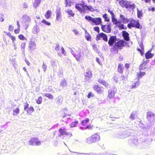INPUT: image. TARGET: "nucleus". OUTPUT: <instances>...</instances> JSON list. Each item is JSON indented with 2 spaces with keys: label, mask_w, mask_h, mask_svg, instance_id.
I'll list each match as a JSON object with an SVG mask.
<instances>
[{
  "label": "nucleus",
  "mask_w": 155,
  "mask_h": 155,
  "mask_svg": "<svg viewBox=\"0 0 155 155\" xmlns=\"http://www.w3.org/2000/svg\"><path fill=\"white\" fill-rule=\"evenodd\" d=\"M75 7V8L81 14L85 13L87 10L91 12H93L94 10L91 5L87 6L84 5V2L83 0L81 2V3L76 4Z\"/></svg>",
  "instance_id": "f257e3e1"
},
{
  "label": "nucleus",
  "mask_w": 155,
  "mask_h": 155,
  "mask_svg": "<svg viewBox=\"0 0 155 155\" xmlns=\"http://www.w3.org/2000/svg\"><path fill=\"white\" fill-rule=\"evenodd\" d=\"M87 48L83 47L78 48V50L74 51L71 50V52L78 61H80L81 57H82L84 55L86 54Z\"/></svg>",
  "instance_id": "f03ea898"
},
{
  "label": "nucleus",
  "mask_w": 155,
  "mask_h": 155,
  "mask_svg": "<svg viewBox=\"0 0 155 155\" xmlns=\"http://www.w3.org/2000/svg\"><path fill=\"white\" fill-rule=\"evenodd\" d=\"M119 3L121 7H125L127 8H130L133 10L135 8L136 5L134 4L130 5V2H127L126 0L120 1Z\"/></svg>",
  "instance_id": "7ed1b4c3"
},
{
  "label": "nucleus",
  "mask_w": 155,
  "mask_h": 155,
  "mask_svg": "<svg viewBox=\"0 0 155 155\" xmlns=\"http://www.w3.org/2000/svg\"><path fill=\"white\" fill-rule=\"evenodd\" d=\"M29 145L32 146H40L41 145V141L37 137H33L31 138L28 141Z\"/></svg>",
  "instance_id": "20e7f679"
},
{
  "label": "nucleus",
  "mask_w": 155,
  "mask_h": 155,
  "mask_svg": "<svg viewBox=\"0 0 155 155\" xmlns=\"http://www.w3.org/2000/svg\"><path fill=\"white\" fill-rule=\"evenodd\" d=\"M85 18L89 21H92L96 25L100 24L101 22V19L100 18H93L90 16H86Z\"/></svg>",
  "instance_id": "39448f33"
},
{
  "label": "nucleus",
  "mask_w": 155,
  "mask_h": 155,
  "mask_svg": "<svg viewBox=\"0 0 155 155\" xmlns=\"http://www.w3.org/2000/svg\"><path fill=\"white\" fill-rule=\"evenodd\" d=\"M130 22L128 25V27L131 28L132 27H136L137 28H139L140 24L138 20H134L132 18L130 19Z\"/></svg>",
  "instance_id": "423d86ee"
},
{
  "label": "nucleus",
  "mask_w": 155,
  "mask_h": 155,
  "mask_svg": "<svg viewBox=\"0 0 155 155\" xmlns=\"http://www.w3.org/2000/svg\"><path fill=\"white\" fill-rule=\"evenodd\" d=\"M22 23L24 25H25V29L28 28L29 23L30 22L31 19L29 16L26 15H24L22 17Z\"/></svg>",
  "instance_id": "0eeeda50"
},
{
  "label": "nucleus",
  "mask_w": 155,
  "mask_h": 155,
  "mask_svg": "<svg viewBox=\"0 0 155 155\" xmlns=\"http://www.w3.org/2000/svg\"><path fill=\"white\" fill-rule=\"evenodd\" d=\"M28 104L27 103L24 104V110L27 111V113L29 114H31V113L34 111V109L33 107H31L28 109Z\"/></svg>",
  "instance_id": "6e6552de"
},
{
  "label": "nucleus",
  "mask_w": 155,
  "mask_h": 155,
  "mask_svg": "<svg viewBox=\"0 0 155 155\" xmlns=\"http://www.w3.org/2000/svg\"><path fill=\"white\" fill-rule=\"evenodd\" d=\"M117 89L115 87H113L111 90L108 91V97L110 99L113 98L114 97L115 94L117 92Z\"/></svg>",
  "instance_id": "1a4fd4ad"
},
{
  "label": "nucleus",
  "mask_w": 155,
  "mask_h": 155,
  "mask_svg": "<svg viewBox=\"0 0 155 155\" xmlns=\"http://www.w3.org/2000/svg\"><path fill=\"white\" fill-rule=\"evenodd\" d=\"M61 8L59 7H57L56 10V20L58 21H61Z\"/></svg>",
  "instance_id": "9d476101"
},
{
  "label": "nucleus",
  "mask_w": 155,
  "mask_h": 155,
  "mask_svg": "<svg viewBox=\"0 0 155 155\" xmlns=\"http://www.w3.org/2000/svg\"><path fill=\"white\" fill-rule=\"evenodd\" d=\"M84 75L85 76V81H88L92 77L91 71L89 69L86 70Z\"/></svg>",
  "instance_id": "9b49d317"
},
{
  "label": "nucleus",
  "mask_w": 155,
  "mask_h": 155,
  "mask_svg": "<svg viewBox=\"0 0 155 155\" xmlns=\"http://www.w3.org/2000/svg\"><path fill=\"white\" fill-rule=\"evenodd\" d=\"M102 38L105 41H107V35L104 33H101L97 35L96 36L97 40L100 39L101 38Z\"/></svg>",
  "instance_id": "f8f14e48"
},
{
  "label": "nucleus",
  "mask_w": 155,
  "mask_h": 155,
  "mask_svg": "<svg viewBox=\"0 0 155 155\" xmlns=\"http://www.w3.org/2000/svg\"><path fill=\"white\" fill-rule=\"evenodd\" d=\"M101 28L104 32L109 33L111 31V27L110 25H101Z\"/></svg>",
  "instance_id": "ddd939ff"
},
{
  "label": "nucleus",
  "mask_w": 155,
  "mask_h": 155,
  "mask_svg": "<svg viewBox=\"0 0 155 155\" xmlns=\"http://www.w3.org/2000/svg\"><path fill=\"white\" fill-rule=\"evenodd\" d=\"M147 118L150 121L155 120V114L151 112H149L147 113Z\"/></svg>",
  "instance_id": "4468645a"
},
{
  "label": "nucleus",
  "mask_w": 155,
  "mask_h": 155,
  "mask_svg": "<svg viewBox=\"0 0 155 155\" xmlns=\"http://www.w3.org/2000/svg\"><path fill=\"white\" fill-rule=\"evenodd\" d=\"M91 137L94 143L98 142L100 140L99 135L97 134H93L91 136Z\"/></svg>",
  "instance_id": "2eb2a0df"
},
{
  "label": "nucleus",
  "mask_w": 155,
  "mask_h": 155,
  "mask_svg": "<svg viewBox=\"0 0 155 155\" xmlns=\"http://www.w3.org/2000/svg\"><path fill=\"white\" fill-rule=\"evenodd\" d=\"M117 41L116 37L115 36H111L108 41V43L111 46L113 45L114 43Z\"/></svg>",
  "instance_id": "dca6fc26"
},
{
  "label": "nucleus",
  "mask_w": 155,
  "mask_h": 155,
  "mask_svg": "<svg viewBox=\"0 0 155 155\" xmlns=\"http://www.w3.org/2000/svg\"><path fill=\"white\" fill-rule=\"evenodd\" d=\"M124 41L123 40H120L115 44L114 46L117 48L123 47L124 46Z\"/></svg>",
  "instance_id": "f3484780"
},
{
  "label": "nucleus",
  "mask_w": 155,
  "mask_h": 155,
  "mask_svg": "<svg viewBox=\"0 0 155 155\" xmlns=\"http://www.w3.org/2000/svg\"><path fill=\"white\" fill-rule=\"evenodd\" d=\"M40 28L39 26L35 25L34 26L32 29V32L33 34H37L40 31Z\"/></svg>",
  "instance_id": "a211bd4d"
},
{
  "label": "nucleus",
  "mask_w": 155,
  "mask_h": 155,
  "mask_svg": "<svg viewBox=\"0 0 155 155\" xmlns=\"http://www.w3.org/2000/svg\"><path fill=\"white\" fill-rule=\"evenodd\" d=\"M29 48L32 50L35 49L36 48V44L34 41H33L32 39L29 42Z\"/></svg>",
  "instance_id": "6ab92c4d"
},
{
  "label": "nucleus",
  "mask_w": 155,
  "mask_h": 155,
  "mask_svg": "<svg viewBox=\"0 0 155 155\" xmlns=\"http://www.w3.org/2000/svg\"><path fill=\"white\" fill-rule=\"evenodd\" d=\"M94 88L98 93H101L103 91L102 88L96 85L94 86Z\"/></svg>",
  "instance_id": "aec40b11"
},
{
  "label": "nucleus",
  "mask_w": 155,
  "mask_h": 155,
  "mask_svg": "<svg viewBox=\"0 0 155 155\" xmlns=\"http://www.w3.org/2000/svg\"><path fill=\"white\" fill-rule=\"evenodd\" d=\"M59 130L60 133L59 136L60 137L67 134V132H66V129L65 128H61Z\"/></svg>",
  "instance_id": "412c9836"
},
{
  "label": "nucleus",
  "mask_w": 155,
  "mask_h": 155,
  "mask_svg": "<svg viewBox=\"0 0 155 155\" xmlns=\"http://www.w3.org/2000/svg\"><path fill=\"white\" fill-rule=\"evenodd\" d=\"M123 36L125 40L127 41H129V34L127 31H123Z\"/></svg>",
  "instance_id": "4be33fe9"
},
{
  "label": "nucleus",
  "mask_w": 155,
  "mask_h": 155,
  "mask_svg": "<svg viewBox=\"0 0 155 155\" xmlns=\"http://www.w3.org/2000/svg\"><path fill=\"white\" fill-rule=\"evenodd\" d=\"M150 51L147 52L145 55L146 58L148 59L151 58L154 55V54L151 53Z\"/></svg>",
  "instance_id": "5701e85b"
},
{
  "label": "nucleus",
  "mask_w": 155,
  "mask_h": 155,
  "mask_svg": "<svg viewBox=\"0 0 155 155\" xmlns=\"http://www.w3.org/2000/svg\"><path fill=\"white\" fill-rule=\"evenodd\" d=\"M120 20L124 23H128L130 21V20L127 18H125V17L122 15H120Z\"/></svg>",
  "instance_id": "b1692460"
},
{
  "label": "nucleus",
  "mask_w": 155,
  "mask_h": 155,
  "mask_svg": "<svg viewBox=\"0 0 155 155\" xmlns=\"http://www.w3.org/2000/svg\"><path fill=\"white\" fill-rule=\"evenodd\" d=\"M67 85V82L65 79L62 80L60 82V87L62 88L65 87Z\"/></svg>",
  "instance_id": "393cba45"
},
{
  "label": "nucleus",
  "mask_w": 155,
  "mask_h": 155,
  "mask_svg": "<svg viewBox=\"0 0 155 155\" xmlns=\"http://www.w3.org/2000/svg\"><path fill=\"white\" fill-rule=\"evenodd\" d=\"M124 69V66L123 65L121 64H119L118 66L117 70L118 72L121 73L123 72Z\"/></svg>",
  "instance_id": "a878e982"
},
{
  "label": "nucleus",
  "mask_w": 155,
  "mask_h": 155,
  "mask_svg": "<svg viewBox=\"0 0 155 155\" xmlns=\"http://www.w3.org/2000/svg\"><path fill=\"white\" fill-rule=\"evenodd\" d=\"M41 0H35L33 4V6L34 8H36L41 3Z\"/></svg>",
  "instance_id": "bb28decb"
},
{
  "label": "nucleus",
  "mask_w": 155,
  "mask_h": 155,
  "mask_svg": "<svg viewBox=\"0 0 155 155\" xmlns=\"http://www.w3.org/2000/svg\"><path fill=\"white\" fill-rule=\"evenodd\" d=\"M65 11L69 15V16L70 17L71 16L73 17L74 15V13L71 10L68 9L65 10Z\"/></svg>",
  "instance_id": "cd10ccee"
},
{
  "label": "nucleus",
  "mask_w": 155,
  "mask_h": 155,
  "mask_svg": "<svg viewBox=\"0 0 155 155\" xmlns=\"http://www.w3.org/2000/svg\"><path fill=\"white\" fill-rule=\"evenodd\" d=\"M20 110L18 107L14 109L13 110V114L14 116H16L19 113Z\"/></svg>",
  "instance_id": "c85d7f7f"
},
{
  "label": "nucleus",
  "mask_w": 155,
  "mask_h": 155,
  "mask_svg": "<svg viewBox=\"0 0 155 155\" xmlns=\"http://www.w3.org/2000/svg\"><path fill=\"white\" fill-rule=\"evenodd\" d=\"M85 142L86 143L89 144L94 143L91 137H89L86 138L85 140Z\"/></svg>",
  "instance_id": "c756f323"
},
{
  "label": "nucleus",
  "mask_w": 155,
  "mask_h": 155,
  "mask_svg": "<svg viewBox=\"0 0 155 155\" xmlns=\"http://www.w3.org/2000/svg\"><path fill=\"white\" fill-rule=\"evenodd\" d=\"M98 82H99V83L104 85L106 87H107L108 86V84H107L106 82H105L104 80L102 79H99Z\"/></svg>",
  "instance_id": "7c9ffc66"
},
{
  "label": "nucleus",
  "mask_w": 155,
  "mask_h": 155,
  "mask_svg": "<svg viewBox=\"0 0 155 155\" xmlns=\"http://www.w3.org/2000/svg\"><path fill=\"white\" fill-rule=\"evenodd\" d=\"M115 16L112 17V21L114 24L117 25L118 23H120L121 22L120 21H118L116 18H115Z\"/></svg>",
  "instance_id": "2f4dec72"
},
{
  "label": "nucleus",
  "mask_w": 155,
  "mask_h": 155,
  "mask_svg": "<svg viewBox=\"0 0 155 155\" xmlns=\"http://www.w3.org/2000/svg\"><path fill=\"white\" fill-rule=\"evenodd\" d=\"M145 72H142L140 71L137 73V76L138 78V81L139 79L141 78L143 76L145 75Z\"/></svg>",
  "instance_id": "473e14b6"
},
{
  "label": "nucleus",
  "mask_w": 155,
  "mask_h": 155,
  "mask_svg": "<svg viewBox=\"0 0 155 155\" xmlns=\"http://www.w3.org/2000/svg\"><path fill=\"white\" fill-rule=\"evenodd\" d=\"M52 14V12L51 11L48 10L46 13L45 16V18L48 19L50 18L51 15Z\"/></svg>",
  "instance_id": "72a5a7b5"
},
{
  "label": "nucleus",
  "mask_w": 155,
  "mask_h": 155,
  "mask_svg": "<svg viewBox=\"0 0 155 155\" xmlns=\"http://www.w3.org/2000/svg\"><path fill=\"white\" fill-rule=\"evenodd\" d=\"M140 84L139 81H136L135 83H133L131 86V88H134L137 87Z\"/></svg>",
  "instance_id": "f704fd0d"
},
{
  "label": "nucleus",
  "mask_w": 155,
  "mask_h": 155,
  "mask_svg": "<svg viewBox=\"0 0 155 155\" xmlns=\"http://www.w3.org/2000/svg\"><path fill=\"white\" fill-rule=\"evenodd\" d=\"M146 63H143L141 64L139 66V68L140 71L143 70L144 69L146 68Z\"/></svg>",
  "instance_id": "c9c22d12"
},
{
  "label": "nucleus",
  "mask_w": 155,
  "mask_h": 155,
  "mask_svg": "<svg viewBox=\"0 0 155 155\" xmlns=\"http://www.w3.org/2000/svg\"><path fill=\"white\" fill-rule=\"evenodd\" d=\"M137 17L140 18L142 16V11H140L138 8H137Z\"/></svg>",
  "instance_id": "e433bc0d"
},
{
  "label": "nucleus",
  "mask_w": 155,
  "mask_h": 155,
  "mask_svg": "<svg viewBox=\"0 0 155 155\" xmlns=\"http://www.w3.org/2000/svg\"><path fill=\"white\" fill-rule=\"evenodd\" d=\"M85 38L87 41L91 40V37L90 35L88 33H86L85 35Z\"/></svg>",
  "instance_id": "4c0bfd02"
},
{
  "label": "nucleus",
  "mask_w": 155,
  "mask_h": 155,
  "mask_svg": "<svg viewBox=\"0 0 155 155\" xmlns=\"http://www.w3.org/2000/svg\"><path fill=\"white\" fill-rule=\"evenodd\" d=\"M45 96L46 97H47L50 99H53L54 98L53 95L49 93L46 94Z\"/></svg>",
  "instance_id": "58836bf2"
},
{
  "label": "nucleus",
  "mask_w": 155,
  "mask_h": 155,
  "mask_svg": "<svg viewBox=\"0 0 155 155\" xmlns=\"http://www.w3.org/2000/svg\"><path fill=\"white\" fill-rule=\"evenodd\" d=\"M103 17L104 18L105 21H109V19L107 15L105 13L103 15Z\"/></svg>",
  "instance_id": "ea45409f"
},
{
  "label": "nucleus",
  "mask_w": 155,
  "mask_h": 155,
  "mask_svg": "<svg viewBox=\"0 0 155 155\" xmlns=\"http://www.w3.org/2000/svg\"><path fill=\"white\" fill-rule=\"evenodd\" d=\"M135 113L134 112H132L129 117V118L132 120H134L135 119Z\"/></svg>",
  "instance_id": "a19ab883"
},
{
  "label": "nucleus",
  "mask_w": 155,
  "mask_h": 155,
  "mask_svg": "<svg viewBox=\"0 0 155 155\" xmlns=\"http://www.w3.org/2000/svg\"><path fill=\"white\" fill-rule=\"evenodd\" d=\"M89 121V119L88 118H86L85 120H83L81 122V124L82 126H84L85 124L88 122Z\"/></svg>",
  "instance_id": "79ce46f5"
},
{
  "label": "nucleus",
  "mask_w": 155,
  "mask_h": 155,
  "mask_svg": "<svg viewBox=\"0 0 155 155\" xmlns=\"http://www.w3.org/2000/svg\"><path fill=\"white\" fill-rule=\"evenodd\" d=\"M78 123V121H75L74 122H73L71 123V124L70 125L71 127H75L76 126L77 124Z\"/></svg>",
  "instance_id": "37998d69"
},
{
  "label": "nucleus",
  "mask_w": 155,
  "mask_h": 155,
  "mask_svg": "<svg viewBox=\"0 0 155 155\" xmlns=\"http://www.w3.org/2000/svg\"><path fill=\"white\" fill-rule=\"evenodd\" d=\"M18 37L19 39L21 40H26L27 39L22 34L19 35Z\"/></svg>",
  "instance_id": "c03bdc74"
},
{
  "label": "nucleus",
  "mask_w": 155,
  "mask_h": 155,
  "mask_svg": "<svg viewBox=\"0 0 155 155\" xmlns=\"http://www.w3.org/2000/svg\"><path fill=\"white\" fill-rule=\"evenodd\" d=\"M51 64L54 68L56 67L57 65V62L56 60H53L51 61Z\"/></svg>",
  "instance_id": "a18cd8bd"
},
{
  "label": "nucleus",
  "mask_w": 155,
  "mask_h": 155,
  "mask_svg": "<svg viewBox=\"0 0 155 155\" xmlns=\"http://www.w3.org/2000/svg\"><path fill=\"white\" fill-rule=\"evenodd\" d=\"M41 22L44 23L45 25H51L50 23L48 22V21H46V20H45V19H43L41 21Z\"/></svg>",
  "instance_id": "49530a36"
},
{
  "label": "nucleus",
  "mask_w": 155,
  "mask_h": 155,
  "mask_svg": "<svg viewBox=\"0 0 155 155\" xmlns=\"http://www.w3.org/2000/svg\"><path fill=\"white\" fill-rule=\"evenodd\" d=\"M42 102V98L41 97H39L38 99L37 100V103L38 104H40Z\"/></svg>",
  "instance_id": "de8ad7c7"
},
{
  "label": "nucleus",
  "mask_w": 155,
  "mask_h": 155,
  "mask_svg": "<svg viewBox=\"0 0 155 155\" xmlns=\"http://www.w3.org/2000/svg\"><path fill=\"white\" fill-rule=\"evenodd\" d=\"M59 52L61 53V54H63L64 55H66V53H65L63 47H61V49L60 50Z\"/></svg>",
  "instance_id": "09e8293b"
},
{
  "label": "nucleus",
  "mask_w": 155,
  "mask_h": 155,
  "mask_svg": "<svg viewBox=\"0 0 155 155\" xmlns=\"http://www.w3.org/2000/svg\"><path fill=\"white\" fill-rule=\"evenodd\" d=\"M42 68L44 70V71L45 72L47 69V66L46 64H45L44 63H43L42 65Z\"/></svg>",
  "instance_id": "8fccbe9b"
},
{
  "label": "nucleus",
  "mask_w": 155,
  "mask_h": 155,
  "mask_svg": "<svg viewBox=\"0 0 155 155\" xmlns=\"http://www.w3.org/2000/svg\"><path fill=\"white\" fill-rule=\"evenodd\" d=\"M65 3L66 4V6H71L70 2L67 0H65Z\"/></svg>",
  "instance_id": "3c124183"
},
{
  "label": "nucleus",
  "mask_w": 155,
  "mask_h": 155,
  "mask_svg": "<svg viewBox=\"0 0 155 155\" xmlns=\"http://www.w3.org/2000/svg\"><path fill=\"white\" fill-rule=\"evenodd\" d=\"M94 96V94L91 92H89L88 94L87 97L89 98Z\"/></svg>",
  "instance_id": "603ef678"
},
{
  "label": "nucleus",
  "mask_w": 155,
  "mask_h": 155,
  "mask_svg": "<svg viewBox=\"0 0 155 155\" xmlns=\"http://www.w3.org/2000/svg\"><path fill=\"white\" fill-rule=\"evenodd\" d=\"M132 143L136 144L137 143V140L136 138H134L132 140Z\"/></svg>",
  "instance_id": "864d4df0"
},
{
  "label": "nucleus",
  "mask_w": 155,
  "mask_h": 155,
  "mask_svg": "<svg viewBox=\"0 0 155 155\" xmlns=\"http://www.w3.org/2000/svg\"><path fill=\"white\" fill-rule=\"evenodd\" d=\"M13 29H14V27L13 25H10L9 26L8 29L9 31H12L13 30Z\"/></svg>",
  "instance_id": "5fc2aeb1"
},
{
  "label": "nucleus",
  "mask_w": 155,
  "mask_h": 155,
  "mask_svg": "<svg viewBox=\"0 0 155 155\" xmlns=\"http://www.w3.org/2000/svg\"><path fill=\"white\" fill-rule=\"evenodd\" d=\"M117 26L119 28H121L122 29H124V25L123 24H119L117 25Z\"/></svg>",
  "instance_id": "6e6d98bb"
},
{
  "label": "nucleus",
  "mask_w": 155,
  "mask_h": 155,
  "mask_svg": "<svg viewBox=\"0 0 155 155\" xmlns=\"http://www.w3.org/2000/svg\"><path fill=\"white\" fill-rule=\"evenodd\" d=\"M20 28H17V29H15L14 31V32L15 34H18L19 33Z\"/></svg>",
  "instance_id": "4d7b16f0"
},
{
  "label": "nucleus",
  "mask_w": 155,
  "mask_h": 155,
  "mask_svg": "<svg viewBox=\"0 0 155 155\" xmlns=\"http://www.w3.org/2000/svg\"><path fill=\"white\" fill-rule=\"evenodd\" d=\"M23 6L24 8H27L28 7V5L26 3L24 2L23 3Z\"/></svg>",
  "instance_id": "13d9d810"
},
{
  "label": "nucleus",
  "mask_w": 155,
  "mask_h": 155,
  "mask_svg": "<svg viewBox=\"0 0 155 155\" xmlns=\"http://www.w3.org/2000/svg\"><path fill=\"white\" fill-rule=\"evenodd\" d=\"M108 12L110 13V15H111V18L113 17L114 16H115V15H114V14L113 13V12H112V11H110V10H108Z\"/></svg>",
  "instance_id": "bf43d9fd"
},
{
  "label": "nucleus",
  "mask_w": 155,
  "mask_h": 155,
  "mask_svg": "<svg viewBox=\"0 0 155 155\" xmlns=\"http://www.w3.org/2000/svg\"><path fill=\"white\" fill-rule=\"evenodd\" d=\"M10 38L12 40V43H14V42L15 41L16 38L14 36L12 35V36H11Z\"/></svg>",
  "instance_id": "052dcab7"
},
{
  "label": "nucleus",
  "mask_w": 155,
  "mask_h": 155,
  "mask_svg": "<svg viewBox=\"0 0 155 155\" xmlns=\"http://www.w3.org/2000/svg\"><path fill=\"white\" fill-rule=\"evenodd\" d=\"M94 30L98 32H99V29L98 27H96L94 28Z\"/></svg>",
  "instance_id": "680f3d73"
},
{
  "label": "nucleus",
  "mask_w": 155,
  "mask_h": 155,
  "mask_svg": "<svg viewBox=\"0 0 155 155\" xmlns=\"http://www.w3.org/2000/svg\"><path fill=\"white\" fill-rule=\"evenodd\" d=\"M59 47L60 46L58 45H56L55 47V50L57 51H58L60 48Z\"/></svg>",
  "instance_id": "e2e57ef3"
},
{
  "label": "nucleus",
  "mask_w": 155,
  "mask_h": 155,
  "mask_svg": "<svg viewBox=\"0 0 155 155\" xmlns=\"http://www.w3.org/2000/svg\"><path fill=\"white\" fill-rule=\"evenodd\" d=\"M73 31L74 32L75 35H77L79 34L78 31L76 29L73 30Z\"/></svg>",
  "instance_id": "0e129e2a"
},
{
  "label": "nucleus",
  "mask_w": 155,
  "mask_h": 155,
  "mask_svg": "<svg viewBox=\"0 0 155 155\" xmlns=\"http://www.w3.org/2000/svg\"><path fill=\"white\" fill-rule=\"evenodd\" d=\"M6 35L10 38L12 36L10 32H6Z\"/></svg>",
  "instance_id": "69168bd1"
},
{
  "label": "nucleus",
  "mask_w": 155,
  "mask_h": 155,
  "mask_svg": "<svg viewBox=\"0 0 155 155\" xmlns=\"http://www.w3.org/2000/svg\"><path fill=\"white\" fill-rule=\"evenodd\" d=\"M126 136H125V135H124V134H123L122 135L120 136V137H119L118 138H124L125 137H126Z\"/></svg>",
  "instance_id": "338daca9"
},
{
  "label": "nucleus",
  "mask_w": 155,
  "mask_h": 155,
  "mask_svg": "<svg viewBox=\"0 0 155 155\" xmlns=\"http://www.w3.org/2000/svg\"><path fill=\"white\" fill-rule=\"evenodd\" d=\"M122 80H126L127 79V76H123L122 77Z\"/></svg>",
  "instance_id": "774afa93"
}]
</instances>
